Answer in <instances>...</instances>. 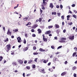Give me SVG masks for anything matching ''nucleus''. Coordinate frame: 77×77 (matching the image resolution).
Here are the masks:
<instances>
[{
	"label": "nucleus",
	"mask_w": 77,
	"mask_h": 77,
	"mask_svg": "<svg viewBox=\"0 0 77 77\" xmlns=\"http://www.w3.org/2000/svg\"><path fill=\"white\" fill-rule=\"evenodd\" d=\"M43 36V39L44 41V42H47V38H45V35L44 34L42 35Z\"/></svg>",
	"instance_id": "nucleus-1"
},
{
	"label": "nucleus",
	"mask_w": 77,
	"mask_h": 77,
	"mask_svg": "<svg viewBox=\"0 0 77 77\" xmlns=\"http://www.w3.org/2000/svg\"><path fill=\"white\" fill-rule=\"evenodd\" d=\"M17 61L21 65V64H23V61L22 60H18Z\"/></svg>",
	"instance_id": "nucleus-2"
},
{
	"label": "nucleus",
	"mask_w": 77,
	"mask_h": 77,
	"mask_svg": "<svg viewBox=\"0 0 77 77\" xmlns=\"http://www.w3.org/2000/svg\"><path fill=\"white\" fill-rule=\"evenodd\" d=\"M49 7L51 9H53L54 8V6L53 4L52 3H50Z\"/></svg>",
	"instance_id": "nucleus-3"
},
{
	"label": "nucleus",
	"mask_w": 77,
	"mask_h": 77,
	"mask_svg": "<svg viewBox=\"0 0 77 77\" xmlns=\"http://www.w3.org/2000/svg\"><path fill=\"white\" fill-rule=\"evenodd\" d=\"M17 40H18V42H19V43H20L21 42V37H18L17 38Z\"/></svg>",
	"instance_id": "nucleus-4"
},
{
	"label": "nucleus",
	"mask_w": 77,
	"mask_h": 77,
	"mask_svg": "<svg viewBox=\"0 0 77 77\" xmlns=\"http://www.w3.org/2000/svg\"><path fill=\"white\" fill-rule=\"evenodd\" d=\"M11 33H12V32L10 31V30H9V29H8V31L7 32V35H11Z\"/></svg>",
	"instance_id": "nucleus-5"
},
{
	"label": "nucleus",
	"mask_w": 77,
	"mask_h": 77,
	"mask_svg": "<svg viewBox=\"0 0 77 77\" xmlns=\"http://www.w3.org/2000/svg\"><path fill=\"white\" fill-rule=\"evenodd\" d=\"M66 74H67V72H64L61 73V76H63V75H66Z\"/></svg>",
	"instance_id": "nucleus-6"
},
{
	"label": "nucleus",
	"mask_w": 77,
	"mask_h": 77,
	"mask_svg": "<svg viewBox=\"0 0 77 77\" xmlns=\"http://www.w3.org/2000/svg\"><path fill=\"white\" fill-rule=\"evenodd\" d=\"M47 50H44L42 48H40L39 49V51H45L46 52L47 51Z\"/></svg>",
	"instance_id": "nucleus-7"
},
{
	"label": "nucleus",
	"mask_w": 77,
	"mask_h": 77,
	"mask_svg": "<svg viewBox=\"0 0 77 77\" xmlns=\"http://www.w3.org/2000/svg\"><path fill=\"white\" fill-rule=\"evenodd\" d=\"M69 38L71 40H72V39H74V36L72 35V36H70L69 37Z\"/></svg>",
	"instance_id": "nucleus-8"
},
{
	"label": "nucleus",
	"mask_w": 77,
	"mask_h": 77,
	"mask_svg": "<svg viewBox=\"0 0 77 77\" xmlns=\"http://www.w3.org/2000/svg\"><path fill=\"white\" fill-rule=\"evenodd\" d=\"M6 47H7V48L8 50V51H9L10 50L9 49L11 48V45H8L6 46Z\"/></svg>",
	"instance_id": "nucleus-9"
},
{
	"label": "nucleus",
	"mask_w": 77,
	"mask_h": 77,
	"mask_svg": "<svg viewBox=\"0 0 77 77\" xmlns=\"http://www.w3.org/2000/svg\"><path fill=\"white\" fill-rule=\"evenodd\" d=\"M50 33H51V31L50 30H49L46 32L45 33L46 35H47V34H49Z\"/></svg>",
	"instance_id": "nucleus-10"
},
{
	"label": "nucleus",
	"mask_w": 77,
	"mask_h": 77,
	"mask_svg": "<svg viewBox=\"0 0 77 77\" xmlns=\"http://www.w3.org/2000/svg\"><path fill=\"white\" fill-rule=\"evenodd\" d=\"M29 18V17H26L23 18V20H24V21H27V20H28V18Z\"/></svg>",
	"instance_id": "nucleus-11"
},
{
	"label": "nucleus",
	"mask_w": 77,
	"mask_h": 77,
	"mask_svg": "<svg viewBox=\"0 0 77 77\" xmlns=\"http://www.w3.org/2000/svg\"><path fill=\"white\" fill-rule=\"evenodd\" d=\"M38 33H41V32H42L41 30L39 29H38Z\"/></svg>",
	"instance_id": "nucleus-12"
},
{
	"label": "nucleus",
	"mask_w": 77,
	"mask_h": 77,
	"mask_svg": "<svg viewBox=\"0 0 77 77\" xmlns=\"http://www.w3.org/2000/svg\"><path fill=\"white\" fill-rule=\"evenodd\" d=\"M45 70L44 69H43L41 71V72H42L43 74H44V73H45V71H44Z\"/></svg>",
	"instance_id": "nucleus-13"
},
{
	"label": "nucleus",
	"mask_w": 77,
	"mask_h": 77,
	"mask_svg": "<svg viewBox=\"0 0 77 77\" xmlns=\"http://www.w3.org/2000/svg\"><path fill=\"white\" fill-rule=\"evenodd\" d=\"M12 64H13V66L17 65V63L16 62H13Z\"/></svg>",
	"instance_id": "nucleus-14"
},
{
	"label": "nucleus",
	"mask_w": 77,
	"mask_h": 77,
	"mask_svg": "<svg viewBox=\"0 0 77 77\" xmlns=\"http://www.w3.org/2000/svg\"><path fill=\"white\" fill-rule=\"evenodd\" d=\"M55 26L56 28H59V25L55 24Z\"/></svg>",
	"instance_id": "nucleus-15"
},
{
	"label": "nucleus",
	"mask_w": 77,
	"mask_h": 77,
	"mask_svg": "<svg viewBox=\"0 0 77 77\" xmlns=\"http://www.w3.org/2000/svg\"><path fill=\"white\" fill-rule=\"evenodd\" d=\"M32 62H33V60H30L29 61L28 63L29 64L31 63H32Z\"/></svg>",
	"instance_id": "nucleus-16"
},
{
	"label": "nucleus",
	"mask_w": 77,
	"mask_h": 77,
	"mask_svg": "<svg viewBox=\"0 0 77 77\" xmlns=\"http://www.w3.org/2000/svg\"><path fill=\"white\" fill-rule=\"evenodd\" d=\"M66 38H61L60 40H66Z\"/></svg>",
	"instance_id": "nucleus-17"
},
{
	"label": "nucleus",
	"mask_w": 77,
	"mask_h": 77,
	"mask_svg": "<svg viewBox=\"0 0 77 77\" xmlns=\"http://www.w3.org/2000/svg\"><path fill=\"white\" fill-rule=\"evenodd\" d=\"M7 41H9V39L8 38H7L6 40H4V42H7Z\"/></svg>",
	"instance_id": "nucleus-18"
},
{
	"label": "nucleus",
	"mask_w": 77,
	"mask_h": 77,
	"mask_svg": "<svg viewBox=\"0 0 77 77\" xmlns=\"http://www.w3.org/2000/svg\"><path fill=\"white\" fill-rule=\"evenodd\" d=\"M62 47V46H60L59 47H58L57 48V50H59V49H60V48H61Z\"/></svg>",
	"instance_id": "nucleus-19"
},
{
	"label": "nucleus",
	"mask_w": 77,
	"mask_h": 77,
	"mask_svg": "<svg viewBox=\"0 0 77 77\" xmlns=\"http://www.w3.org/2000/svg\"><path fill=\"white\" fill-rule=\"evenodd\" d=\"M18 29H16L15 30H13V32H18Z\"/></svg>",
	"instance_id": "nucleus-20"
},
{
	"label": "nucleus",
	"mask_w": 77,
	"mask_h": 77,
	"mask_svg": "<svg viewBox=\"0 0 77 77\" xmlns=\"http://www.w3.org/2000/svg\"><path fill=\"white\" fill-rule=\"evenodd\" d=\"M23 43L25 44H26V39L25 38L24 39Z\"/></svg>",
	"instance_id": "nucleus-21"
},
{
	"label": "nucleus",
	"mask_w": 77,
	"mask_h": 77,
	"mask_svg": "<svg viewBox=\"0 0 77 77\" xmlns=\"http://www.w3.org/2000/svg\"><path fill=\"white\" fill-rule=\"evenodd\" d=\"M53 26H48V29H49V28H51H51H53Z\"/></svg>",
	"instance_id": "nucleus-22"
},
{
	"label": "nucleus",
	"mask_w": 77,
	"mask_h": 77,
	"mask_svg": "<svg viewBox=\"0 0 77 77\" xmlns=\"http://www.w3.org/2000/svg\"><path fill=\"white\" fill-rule=\"evenodd\" d=\"M52 15H56V13L55 12H52Z\"/></svg>",
	"instance_id": "nucleus-23"
},
{
	"label": "nucleus",
	"mask_w": 77,
	"mask_h": 77,
	"mask_svg": "<svg viewBox=\"0 0 77 77\" xmlns=\"http://www.w3.org/2000/svg\"><path fill=\"white\" fill-rule=\"evenodd\" d=\"M38 25L37 24H36L34 26H33V27L34 28H36V27H38Z\"/></svg>",
	"instance_id": "nucleus-24"
},
{
	"label": "nucleus",
	"mask_w": 77,
	"mask_h": 77,
	"mask_svg": "<svg viewBox=\"0 0 77 77\" xmlns=\"http://www.w3.org/2000/svg\"><path fill=\"white\" fill-rule=\"evenodd\" d=\"M3 59V57L2 56H0V62H1L2 60Z\"/></svg>",
	"instance_id": "nucleus-25"
},
{
	"label": "nucleus",
	"mask_w": 77,
	"mask_h": 77,
	"mask_svg": "<svg viewBox=\"0 0 77 77\" xmlns=\"http://www.w3.org/2000/svg\"><path fill=\"white\" fill-rule=\"evenodd\" d=\"M43 4L45 5H46V4H47V2H45V1H43Z\"/></svg>",
	"instance_id": "nucleus-26"
},
{
	"label": "nucleus",
	"mask_w": 77,
	"mask_h": 77,
	"mask_svg": "<svg viewBox=\"0 0 77 77\" xmlns=\"http://www.w3.org/2000/svg\"><path fill=\"white\" fill-rule=\"evenodd\" d=\"M58 17H60V15L61 14L60 13H57Z\"/></svg>",
	"instance_id": "nucleus-27"
},
{
	"label": "nucleus",
	"mask_w": 77,
	"mask_h": 77,
	"mask_svg": "<svg viewBox=\"0 0 77 77\" xmlns=\"http://www.w3.org/2000/svg\"><path fill=\"white\" fill-rule=\"evenodd\" d=\"M68 24L69 25L71 26V25H72V22H71L70 23H69Z\"/></svg>",
	"instance_id": "nucleus-28"
},
{
	"label": "nucleus",
	"mask_w": 77,
	"mask_h": 77,
	"mask_svg": "<svg viewBox=\"0 0 77 77\" xmlns=\"http://www.w3.org/2000/svg\"><path fill=\"white\" fill-rule=\"evenodd\" d=\"M76 53H77L76 52H75L73 54V55H72L73 57H74V56H75V55L76 54Z\"/></svg>",
	"instance_id": "nucleus-29"
},
{
	"label": "nucleus",
	"mask_w": 77,
	"mask_h": 77,
	"mask_svg": "<svg viewBox=\"0 0 77 77\" xmlns=\"http://www.w3.org/2000/svg\"><path fill=\"white\" fill-rule=\"evenodd\" d=\"M25 36L26 38H27L28 36V34H26L25 35Z\"/></svg>",
	"instance_id": "nucleus-30"
},
{
	"label": "nucleus",
	"mask_w": 77,
	"mask_h": 77,
	"mask_svg": "<svg viewBox=\"0 0 77 77\" xmlns=\"http://www.w3.org/2000/svg\"><path fill=\"white\" fill-rule=\"evenodd\" d=\"M37 60H38V58H36L35 59L34 61V62H37Z\"/></svg>",
	"instance_id": "nucleus-31"
},
{
	"label": "nucleus",
	"mask_w": 77,
	"mask_h": 77,
	"mask_svg": "<svg viewBox=\"0 0 77 77\" xmlns=\"http://www.w3.org/2000/svg\"><path fill=\"white\" fill-rule=\"evenodd\" d=\"M28 50V47H26L25 48L24 51H27Z\"/></svg>",
	"instance_id": "nucleus-32"
},
{
	"label": "nucleus",
	"mask_w": 77,
	"mask_h": 77,
	"mask_svg": "<svg viewBox=\"0 0 77 77\" xmlns=\"http://www.w3.org/2000/svg\"><path fill=\"white\" fill-rule=\"evenodd\" d=\"M72 16L73 17H74V18H76V17H77V16L75 15H73Z\"/></svg>",
	"instance_id": "nucleus-33"
},
{
	"label": "nucleus",
	"mask_w": 77,
	"mask_h": 77,
	"mask_svg": "<svg viewBox=\"0 0 77 77\" xmlns=\"http://www.w3.org/2000/svg\"><path fill=\"white\" fill-rule=\"evenodd\" d=\"M36 66H35V65H32V68H35Z\"/></svg>",
	"instance_id": "nucleus-34"
},
{
	"label": "nucleus",
	"mask_w": 77,
	"mask_h": 77,
	"mask_svg": "<svg viewBox=\"0 0 77 77\" xmlns=\"http://www.w3.org/2000/svg\"><path fill=\"white\" fill-rule=\"evenodd\" d=\"M75 69H76V67L74 66V67H73L72 68V69L73 70H74Z\"/></svg>",
	"instance_id": "nucleus-35"
},
{
	"label": "nucleus",
	"mask_w": 77,
	"mask_h": 77,
	"mask_svg": "<svg viewBox=\"0 0 77 77\" xmlns=\"http://www.w3.org/2000/svg\"><path fill=\"white\" fill-rule=\"evenodd\" d=\"M26 68L27 69H30V68L29 66H27L26 67Z\"/></svg>",
	"instance_id": "nucleus-36"
},
{
	"label": "nucleus",
	"mask_w": 77,
	"mask_h": 77,
	"mask_svg": "<svg viewBox=\"0 0 77 77\" xmlns=\"http://www.w3.org/2000/svg\"><path fill=\"white\" fill-rule=\"evenodd\" d=\"M57 59V58H54L53 59V60H54V61H56Z\"/></svg>",
	"instance_id": "nucleus-37"
},
{
	"label": "nucleus",
	"mask_w": 77,
	"mask_h": 77,
	"mask_svg": "<svg viewBox=\"0 0 77 77\" xmlns=\"http://www.w3.org/2000/svg\"><path fill=\"white\" fill-rule=\"evenodd\" d=\"M32 37H35L36 35H35V34H32Z\"/></svg>",
	"instance_id": "nucleus-38"
},
{
	"label": "nucleus",
	"mask_w": 77,
	"mask_h": 77,
	"mask_svg": "<svg viewBox=\"0 0 77 77\" xmlns=\"http://www.w3.org/2000/svg\"><path fill=\"white\" fill-rule=\"evenodd\" d=\"M38 54V53L37 52L34 53L33 54H34V55H36V54Z\"/></svg>",
	"instance_id": "nucleus-39"
},
{
	"label": "nucleus",
	"mask_w": 77,
	"mask_h": 77,
	"mask_svg": "<svg viewBox=\"0 0 77 77\" xmlns=\"http://www.w3.org/2000/svg\"><path fill=\"white\" fill-rule=\"evenodd\" d=\"M51 47L52 49H54V46L52 45L51 46Z\"/></svg>",
	"instance_id": "nucleus-40"
},
{
	"label": "nucleus",
	"mask_w": 77,
	"mask_h": 77,
	"mask_svg": "<svg viewBox=\"0 0 77 77\" xmlns=\"http://www.w3.org/2000/svg\"><path fill=\"white\" fill-rule=\"evenodd\" d=\"M73 11L74 12H75V14H76L77 13V11L76 10H73Z\"/></svg>",
	"instance_id": "nucleus-41"
},
{
	"label": "nucleus",
	"mask_w": 77,
	"mask_h": 77,
	"mask_svg": "<svg viewBox=\"0 0 77 77\" xmlns=\"http://www.w3.org/2000/svg\"><path fill=\"white\" fill-rule=\"evenodd\" d=\"M73 76L74 77H76L77 76V75L75 73H74Z\"/></svg>",
	"instance_id": "nucleus-42"
},
{
	"label": "nucleus",
	"mask_w": 77,
	"mask_h": 77,
	"mask_svg": "<svg viewBox=\"0 0 77 77\" xmlns=\"http://www.w3.org/2000/svg\"><path fill=\"white\" fill-rule=\"evenodd\" d=\"M41 21H42V18H39V22H41Z\"/></svg>",
	"instance_id": "nucleus-43"
},
{
	"label": "nucleus",
	"mask_w": 77,
	"mask_h": 77,
	"mask_svg": "<svg viewBox=\"0 0 77 77\" xmlns=\"http://www.w3.org/2000/svg\"><path fill=\"white\" fill-rule=\"evenodd\" d=\"M60 7L61 9H62V8H63V6L62 5H60Z\"/></svg>",
	"instance_id": "nucleus-44"
},
{
	"label": "nucleus",
	"mask_w": 77,
	"mask_h": 77,
	"mask_svg": "<svg viewBox=\"0 0 77 77\" xmlns=\"http://www.w3.org/2000/svg\"><path fill=\"white\" fill-rule=\"evenodd\" d=\"M32 32H35V30L33 29H32L31 30Z\"/></svg>",
	"instance_id": "nucleus-45"
},
{
	"label": "nucleus",
	"mask_w": 77,
	"mask_h": 77,
	"mask_svg": "<svg viewBox=\"0 0 77 77\" xmlns=\"http://www.w3.org/2000/svg\"><path fill=\"white\" fill-rule=\"evenodd\" d=\"M72 7H75V5L73 4L72 5Z\"/></svg>",
	"instance_id": "nucleus-46"
},
{
	"label": "nucleus",
	"mask_w": 77,
	"mask_h": 77,
	"mask_svg": "<svg viewBox=\"0 0 77 77\" xmlns=\"http://www.w3.org/2000/svg\"><path fill=\"white\" fill-rule=\"evenodd\" d=\"M33 49L35 50H36V47H33Z\"/></svg>",
	"instance_id": "nucleus-47"
},
{
	"label": "nucleus",
	"mask_w": 77,
	"mask_h": 77,
	"mask_svg": "<svg viewBox=\"0 0 77 77\" xmlns=\"http://www.w3.org/2000/svg\"><path fill=\"white\" fill-rule=\"evenodd\" d=\"M57 34H59V31L58 30H57Z\"/></svg>",
	"instance_id": "nucleus-48"
},
{
	"label": "nucleus",
	"mask_w": 77,
	"mask_h": 77,
	"mask_svg": "<svg viewBox=\"0 0 77 77\" xmlns=\"http://www.w3.org/2000/svg\"><path fill=\"white\" fill-rule=\"evenodd\" d=\"M40 12H41V14H42V10L41 9H40Z\"/></svg>",
	"instance_id": "nucleus-49"
},
{
	"label": "nucleus",
	"mask_w": 77,
	"mask_h": 77,
	"mask_svg": "<svg viewBox=\"0 0 77 77\" xmlns=\"http://www.w3.org/2000/svg\"><path fill=\"white\" fill-rule=\"evenodd\" d=\"M74 50H75V51H76L77 50V48L76 47L74 48Z\"/></svg>",
	"instance_id": "nucleus-50"
},
{
	"label": "nucleus",
	"mask_w": 77,
	"mask_h": 77,
	"mask_svg": "<svg viewBox=\"0 0 77 77\" xmlns=\"http://www.w3.org/2000/svg\"><path fill=\"white\" fill-rule=\"evenodd\" d=\"M51 65V62H49V63H48V66H50Z\"/></svg>",
	"instance_id": "nucleus-51"
},
{
	"label": "nucleus",
	"mask_w": 77,
	"mask_h": 77,
	"mask_svg": "<svg viewBox=\"0 0 77 77\" xmlns=\"http://www.w3.org/2000/svg\"><path fill=\"white\" fill-rule=\"evenodd\" d=\"M43 63H47V62H46V60H45L43 61Z\"/></svg>",
	"instance_id": "nucleus-52"
},
{
	"label": "nucleus",
	"mask_w": 77,
	"mask_h": 77,
	"mask_svg": "<svg viewBox=\"0 0 77 77\" xmlns=\"http://www.w3.org/2000/svg\"><path fill=\"white\" fill-rule=\"evenodd\" d=\"M65 64H66L68 63V62L67 61H66L64 63Z\"/></svg>",
	"instance_id": "nucleus-53"
},
{
	"label": "nucleus",
	"mask_w": 77,
	"mask_h": 77,
	"mask_svg": "<svg viewBox=\"0 0 77 77\" xmlns=\"http://www.w3.org/2000/svg\"><path fill=\"white\" fill-rule=\"evenodd\" d=\"M61 18H62L63 20H64V16H61Z\"/></svg>",
	"instance_id": "nucleus-54"
},
{
	"label": "nucleus",
	"mask_w": 77,
	"mask_h": 77,
	"mask_svg": "<svg viewBox=\"0 0 77 77\" xmlns=\"http://www.w3.org/2000/svg\"><path fill=\"white\" fill-rule=\"evenodd\" d=\"M23 77H25V73L24 72L23 73Z\"/></svg>",
	"instance_id": "nucleus-55"
},
{
	"label": "nucleus",
	"mask_w": 77,
	"mask_h": 77,
	"mask_svg": "<svg viewBox=\"0 0 77 77\" xmlns=\"http://www.w3.org/2000/svg\"><path fill=\"white\" fill-rule=\"evenodd\" d=\"M66 29H64L63 30V33H65V32H66Z\"/></svg>",
	"instance_id": "nucleus-56"
},
{
	"label": "nucleus",
	"mask_w": 77,
	"mask_h": 77,
	"mask_svg": "<svg viewBox=\"0 0 77 77\" xmlns=\"http://www.w3.org/2000/svg\"><path fill=\"white\" fill-rule=\"evenodd\" d=\"M57 8H59V6L57 5L56 6Z\"/></svg>",
	"instance_id": "nucleus-57"
},
{
	"label": "nucleus",
	"mask_w": 77,
	"mask_h": 77,
	"mask_svg": "<svg viewBox=\"0 0 77 77\" xmlns=\"http://www.w3.org/2000/svg\"><path fill=\"white\" fill-rule=\"evenodd\" d=\"M52 57H53V56L52 55H51L50 56V58H52Z\"/></svg>",
	"instance_id": "nucleus-58"
},
{
	"label": "nucleus",
	"mask_w": 77,
	"mask_h": 77,
	"mask_svg": "<svg viewBox=\"0 0 77 77\" xmlns=\"http://www.w3.org/2000/svg\"><path fill=\"white\" fill-rule=\"evenodd\" d=\"M59 42H60V43H62V40H59Z\"/></svg>",
	"instance_id": "nucleus-59"
},
{
	"label": "nucleus",
	"mask_w": 77,
	"mask_h": 77,
	"mask_svg": "<svg viewBox=\"0 0 77 77\" xmlns=\"http://www.w3.org/2000/svg\"><path fill=\"white\" fill-rule=\"evenodd\" d=\"M69 17H70V15H68L67 16V18H69Z\"/></svg>",
	"instance_id": "nucleus-60"
},
{
	"label": "nucleus",
	"mask_w": 77,
	"mask_h": 77,
	"mask_svg": "<svg viewBox=\"0 0 77 77\" xmlns=\"http://www.w3.org/2000/svg\"><path fill=\"white\" fill-rule=\"evenodd\" d=\"M27 60H25L24 62V63H27Z\"/></svg>",
	"instance_id": "nucleus-61"
},
{
	"label": "nucleus",
	"mask_w": 77,
	"mask_h": 77,
	"mask_svg": "<svg viewBox=\"0 0 77 77\" xmlns=\"http://www.w3.org/2000/svg\"><path fill=\"white\" fill-rule=\"evenodd\" d=\"M3 30L4 31H5V27H3Z\"/></svg>",
	"instance_id": "nucleus-62"
},
{
	"label": "nucleus",
	"mask_w": 77,
	"mask_h": 77,
	"mask_svg": "<svg viewBox=\"0 0 77 77\" xmlns=\"http://www.w3.org/2000/svg\"><path fill=\"white\" fill-rule=\"evenodd\" d=\"M60 53V52H57L55 53L56 54H58Z\"/></svg>",
	"instance_id": "nucleus-63"
},
{
	"label": "nucleus",
	"mask_w": 77,
	"mask_h": 77,
	"mask_svg": "<svg viewBox=\"0 0 77 77\" xmlns=\"http://www.w3.org/2000/svg\"><path fill=\"white\" fill-rule=\"evenodd\" d=\"M49 36H52V34H49Z\"/></svg>",
	"instance_id": "nucleus-64"
}]
</instances>
